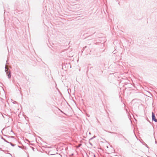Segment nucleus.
Listing matches in <instances>:
<instances>
[{
  "instance_id": "3",
  "label": "nucleus",
  "mask_w": 157,
  "mask_h": 157,
  "mask_svg": "<svg viewBox=\"0 0 157 157\" xmlns=\"http://www.w3.org/2000/svg\"><path fill=\"white\" fill-rule=\"evenodd\" d=\"M17 84L16 85V86H17V88L18 89V86H19V83H17ZM18 90L20 91V93H21V91H20V90L19 89H18Z\"/></svg>"
},
{
  "instance_id": "4",
  "label": "nucleus",
  "mask_w": 157,
  "mask_h": 157,
  "mask_svg": "<svg viewBox=\"0 0 157 157\" xmlns=\"http://www.w3.org/2000/svg\"><path fill=\"white\" fill-rule=\"evenodd\" d=\"M87 116H88V117H89V115H87Z\"/></svg>"
},
{
  "instance_id": "1",
  "label": "nucleus",
  "mask_w": 157,
  "mask_h": 157,
  "mask_svg": "<svg viewBox=\"0 0 157 157\" xmlns=\"http://www.w3.org/2000/svg\"><path fill=\"white\" fill-rule=\"evenodd\" d=\"M5 71L8 76V78L10 79L11 78V76L10 71L9 70V69L7 68L6 67H5Z\"/></svg>"
},
{
  "instance_id": "2",
  "label": "nucleus",
  "mask_w": 157,
  "mask_h": 157,
  "mask_svg": "<svg viewBox=\"0 0 157 157\" xmlns=\"http://www.w3.org/2000/svg\"><path fill=\"white\" fill-rule=\"evenodd\" d=\"M152 119L153 121L156 122H157V119H156L155 114L153 112H152Z\"/></svg>"
}]
</instances>
